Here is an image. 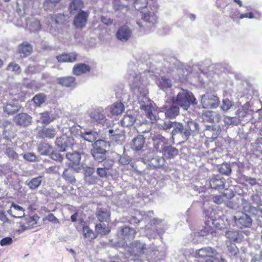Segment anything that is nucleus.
<instances>
[{"label":"nucleus","mask_w":262,"mask_h":262,"mask_svg":"<svg viewBox=\"0 0 262 262\" xmlns=\"http://www.w3.org/2000/svg\"><path fill=\"white\" fill-rule=\"evenodd\" d=\"M37 215L33 216L23 217V220L20 223V228L22 231H25L30 229L34 226L37 222Z\"/></svg>","instance_id":"19"},{"label":"nucleus","mask_w":262,"mask_h":262,"mask_svg":"<svg viewBox=\"0 0 262 262\" xmlns=\"http://www.w3.org/2000/svg\"><path fill=\"white\" fill-rule=\"evenodd\" d=\"M136 120V115L131 114L130 113L125 115L120 121L121 125L123 127H128L133 125Z\"/></svg>","instance_id":"33"},{"label":"nucleus","mask_w":262,"mask_h":262,"mask_svg":"<svg viewBox=\"0 0 262 262\" xmlns=\"http://www.w3.org/2000/svg\"><path fill=\"white\" fill-rule=\"evenodd\" d=\"M157 84L160 89L164 91H167L172 86L171 81L165 77H161L159 78L157 81Z\"/></svg>","instance_id":"41"},{"label":"nucleus","mask_w":262,"mask_h":262,"mask_svg":"<svg viewBox=\"0 0 262 262\" xmlns=\"http://www.w3.org/2000/svg\"><path fill=\"white\" fill-rule=\"evenodd\" d=\"M184 128L183 132L184 140H187L190 136H195L199 132V125L198 123L191 119H187L185 121Z\"/></svg>","instance_id":"10"},{"label":"nucleus","mask_w":262,"mask_h":262,"mask_svg":"<svg viewBox=\"0 0 262 262\" xmlns=\"http://www.w3.org/2000/svg\"><path fill=\"white\" fill-rule=\"evenodd\" d=\"M5 155L11 160H18L19 155L16 152L15 147L10 144L4 145L3 149Z\"/></svg>","instance_id":"21"},{"label":"nucleus","mask_w":262,"mask_h":262,"mask_svg":"<svg viewBox=\"0 0 262 262\" xmlns=\"http://www.w3.org/2000/svg\"><path fill=\"white\" fill-rule=\"evenodd\" d=\"M91 70L90 66L85 63H79L75 64L73 69V73L76 76L89 72Z\"/></svg>","instance_id":"32"},{"label":"nucleus","mask_w":262,"mask_h":262,"mask_svg":"<svg viewBox=\"0 0 262 262\" xmlns=\"http://www.w3.org/2000/svg\"><path fill=\"white\" fill-rule=\"evenodd\" d=\"M77 55L75 52L68 54H62L57 56L56 58L59 62H74L76 60Z\"/></svg>","instance_id":"30"},{"label":"nucleus","mask_w":262,"mask_h":262,"mask_svg":"<svg viewBox=\"0 0 262 262\" xmlns=\"http://www.w3.org/2000/svg\"><path fill=\"white\" fill-rule=\"evenodd\" d=\"M159 9V5L158 3L157 2H152L150 4L148 11L143 13L142 16L143 19L151 26H154L158 22L157 13Z\"/></svg>","instance_id":"7"},{"label":"nucleus","mask_w":262,"mask_h":262,"mask_svg":"<svg viewBox=\"0 0 262 262\" xmlns=\"http://www.w3.org/2000/svg\"><path fill=\"white\" fill-rule=\"evenodd\" d=\"M219 172L225 175L228 176L231 173V168L230 163H223L219 167Z\"/></svg>","instance_id":"57"},{"label":"nucleus","mask_w":262,"mask_h":262,"mask_svg":"<svg viewBox=\"0 0 262 262\" xmlns=\"http://www.w3.org/2000/svg\"><path fill=\"white\" fill-rule=\"evenodd\" d=\"M19 108L17 103H9L4 107V111L8 114H13L18 112Z\"/></svg>","instance_id":"50"},{"label":"nucleus","mask_w":262,"mask_h":262,"mask_svg":"<svg viewBox=\"0 0 262 262\" xmlns=\"http://www.w3.org/2000/svg\"><path fill=\"white\" fill-rule=\"evenodd\" d=\"M110 146L109 142L98 140L93 144L91 154L94 159L98 162L104 161L106 158V148Z\"/></svg>","instance_id":"5"},{"label":"nucleus","mask_w":262,"mask_h":262,"mask_svg":"<svg viewBox=\"0 0 262 262\" xmlns=\"http://www.w3.org/2000/svg\"><path fill=\"white\" fill-rule=\"evenodd\" d=\"M48 18L50 19L51 21H48L50 25H48L47 30L50 31L52 33H53V32L52 31V24L54 23L56 24H59L62 23L64 19V16L63 14L61 13L53 15L50 14Z\"/></svg>","instance_id":"27"},{"label":"nucleus","mask_w":262,"mask_h":262,"mask_svg":"<svg viewBox=\"0 0 262 262\" xmlns=\"http://www.w3.org/2000/svg\"><path fill=\"white\" fill-rule=\"evenodd\" d=\"M185 131L184 125L181 122L174 121L172 129L170 132V136L174 143V137L178 134H180L184 139L183 132Z\"/></svg>","instance_id":"26"},{"label":"nucleus","mask_w":262,"mask_h":262,"mask_svg":"<svg viewBox=\"0 0 262 262\" xmlns=\"http://www.w3.org/2000/svg\"><path fill=\"white\" fill-rule=\"evenodd\" d=\"M133 252L137 255H140L147 253L148 254L150 252V250H148L146 248L145 244L143 243H141L139 241H135L133 245Z\"/></svg>","instance_id":"29"},{"label":"nucleus","mask_w":262,"mask_h":262,"mask_svg":"<svg viewBox=\"0 0 262 262\" xmlns=\"http://www.w3.org/2000/svg\"><path fill=\"white\" fill-rule=\"evenodd\" d=\"M73 167L66 168L63 172L62 177L63 179L68 182L71 184L74 183L76 182L75 176H74Z\"/></svg>","instance_id":"44"},{"label":"nucleus","mask_w":262,"mask_h":262,"mask_svg":"<svg viewBox=\"0 0 262 262\" xmlns=\"http://www.w3.org/2000/svg\"><path fill=\"white\" fill-rule=\"evenodd\" d=\"M90 117L93 122L102 125H104L107 121L105 114L102 108H98L93 111L90 113Z\"/></svg>","instance_id":"17"},{"label":"nucleus","mask_w":262,"mask_h":262,"mask_svg":"<svg viewBox=\"0 0 262 262\" xmlns=\"http://www.w3.org/2000/svg\"><path fill=\"white\" fill-rule=\"evenodd\" d=\"M52 146L46 143H40L37 148L38 151L41 155H48L52 151Z\"/></svg>","instance_id":"51"},{"label":"nucleus","mask_w":262,"mask_h":262,"mask_svg":"<svg viewBox=\"0 0 262 262\" xmlns=\"http://www.w3.org/2000/svg\"><path fill=\"white\" fill-rule=\"evenodd\" d=\"M3 125L4 126V138L8 141L13 139L16 136V129L14 125L11 122L8 121H4Z\"/></svg>","instance_id":"15"},{"label":"nucleus","mask_w":262,"mask_h":262,"mask_svg":"<svg viewBox=\"0 0 262 262\" xmlns=\"http://www.w3.org/2000/svg\"><path fill=\"white\" fill-rule=\"evenodd\" d=\"M26 24L27 28L32 32L38 31L41 27L39 21L34 17L27 18L26 20Z\"/></svg>","instance_id":"37"},{"label":"nucleus","mask_w":262,"mask_h":262,"mask_svg":"<svg viewBox=\"0 0 262 262\" xmlns=\"http://www.w3.org/2000/svg\"><path fill=\"white\" fill-rule=\"evenodd\" d=\"M239 203L241 204L239 209H243L244 212H248L253 214L254 211L256 210V207L251 206L245 199H242L241 200H239Z\"/></svg>","instance_id":"42"},{"label":"nucleus","mask_w":262,"mask_h":262,"mask_svg":"<svg viewBox=\"0 0 262 262\" xmlns=\"http://www.w3.org/2000/svg\"><path fill=\"white\" fill-rule=\"evenodd\" d=\"M83 6V3L81 0H73L70 3L69 9L71 14H74L76 11L80 10Z\"/></svg>","instance_id":"48"},{"label":"nucleus","mask_w":262,"mask_h":262,"mask_svg":"<svg viewBox=\"0 0 262 262\" xmlns=\"http://www.w3.org/2000/svg\"><path fill=\"white\" fill-rule=\"evenodd\" d=\"M227 252L231 259H234L237 257L238 249L235 244L231 243L227 246Z\"/></svg>","instance_id":"52"},{"label":"nucleus","mask_w":262,"mask_h":262,"mask_svg":"<svg viewBox=\"0 0 262 262\" xmlns=\"http://www.w3.org/2000/svg\"><path fill=\"white\" fill-rule=\"evenodd\" d=\"M60 0H45L43 7L45 10L52 11L59 2Z\"/></svg>","instance_id":"56"},{"label":"nucleus","mask_w":262,"mask_h":262,"mask_svg":"<svg viewBox=\"0 0 262 262\" xmlns=\"http://www.w3.org/2000/svg\"><path fill=\"white\" fill-rule=\"evenodd\" d=\"M58 83L66 87L73 86L75 85V78L72 76L59 77L57 78Z\"/></svg>","instance_id":"38"},{"label":"nucleus","mask_w":262,"mask_h":262,"mask_svg":"<svg viewBox=\"0 0 262 262\" xmlns=\"http://www.w3.org/2000/svg\"><path fill=\"white\" fill-rule=\"evenodd\" d=\"M8 213L15 218H23L25 216V210L21 206L12 203L10 209L7 211Z\"/></svg>","instance_id":"24"},{"label":"nucleus","mask_w":262,"mask_h":262,"mask_svg":"<svg viewBox=\"0 0 262 262\" xmlns=\"http://www.w3.org/2000/svg\"><path fill=\"white\" fill-rule=\"evenodd\" d=\"M14 121L20 126H27L31 123L32 117L26 113H21L15 116Z\"/></svg>","instance_id":"23"},{"label":"nucleus","mask_w":262,"mask_h":262,"mask_svg":"<svg viewBox=\"0 0 262 262\" xmlns=\"http://www.w3.org/2000/svg\"><path fill=\"white\" fill-rule=\"evenodd\" d=\"M89 13L84 11H80L75 17L74 25L77 28H82L86 24Z\"/></svg>","instance_id":"20"},{"label":"nucleus","mask_w":262,"mask_h":262,"mask_svg":"<svg viewBox=\"0 0 262 262\" xmlns=\"http://www.w3.org/2000/svg\"><path fill=\"white\" fill-rule=\"evenodd\" d=\"M195 254L198 257H208L206 262H226L225 259L217 257L216 250L210 247H206L198 249L195 251Z\"/></svg>","instance_id":"6"},{"label":"nucleus","mask_w":262,"mask_h":262,"mask_svg":"<svg viewBox=\"0 0 262 262\" xmlns=\"http://www.w3.org/2000/svg\"><path fill=\"white\" fill-rule=\"evenodd\" d=\"M110 210L106 208L99 209L97 211L96 216L101 222H108L110 219Z\"/></svg>","instance_id":"35"},{"label":"nucleus","mask_w":262,"mask_h":262,"mask_svg":"<svg viewBox=\"0 0 262 262\" xmlns=\"http://www.w3.org/2000/svg\"><path fill=\"white\" fill-rule=\"evenodd\" d=\"M220 103L216 95L211 93H206L201 96V104L205 108H216Z\"/></svg>","instance_id":"11"},{"label":"nucleus","mask_w":262,"mask_h":262,"mask_svg":"<svg viewBox=\"0 0 262 262\" xmlns=\"http://www.w3.org/2000/svg\"><path fill=\"white\" fill-rule=\"evenodd\" d=\"M164 161V159L163 157L157 156L150 160L149 165L154 168L160 167L163 165Z\"/></svg>","instance_id":"53"},{"label":"nucleus","mask_w":262,"mask_h":262,"mask_svg":"<svg viewBox=\"0 0 262 262\" xmlns=\"http://www.w3.org/2000/svg\"><path fill=\"white\" fill-rule=\"evenodd\" d=\"M145 144V138L142 135H138L135 137L131 142V148L135 151H140L142 149Z\"/></svg>","instance_id":"28"},{"label":"nucleus","mask_w":262,"mask_h":262,"mask_svg":"<svg viewBox=\"0 0 262 262\" xmlns=\"http://www.w3.org/2000/svg\"><path fill=\"white\" fill-rule=\"evenodd\" d=\"M216 68L224 72L231 73L232 69L231 66L226 63H221L216 64Z\"/></svg>","instance_id":"61"},{"label":"nucleus","mask_w":262,"mask_h":262,"mask_svg":"<svg viewBox=\"0 0 262 262\" xmlns=\"http://www.w3.org/2000/svg\"><path fill=\"white\" fill-rule=\"evenodd\" d=\"M218 130L214 125H206L204 129V135L208 138H216L218 135Z\"/></svg>","instance_id":"45"},{"label":"nucleus","mask_w":262,"mask_h":262,"mask_svg":"<svg viewBox=\"0 0 262 262\" xmlns=\"http://www.w3.org/2000/svg\"><path fill=\"white\" fill-rule=\"evenodd\" d=\"M24 159L30 162H35L38 161L36 155L33 152H27L23 155Z\"/></svg>","instance_id":"64"},{"label":"nucleus","mask_w":262,"mask_h":262,"mask_svg":"<svg viewBox=\"0 0 262 262\" xmlns=\"http://www.w3.org/2000/svg\"><path fill=\"white\" fill-rule=\"evenodd\" d=\"M122 234L127 238H133L135 237L136 232L134 229L128 227H125L121 229Z\"/></svg>","instance_id":"54"},{"label":"nucleus","mask_w":262,"mask_h":262,"mask_svg":"<svg viewBox=\"0 0 262 262\" xmlns=\"http://www.w3.org/2000/svg\"><path fill=\"white\" fill-rule=\"evenodd\" d=\"M131 224H136L140 221H144L145 222L150 223L145 226V230L147 236L149 238H156L157 235H160L163 234L165 230L161 229L158 226L163 225V221L158 220L154 217V212L152 211H149L145 212L143 211H138L136 213V216H132L128 220Z\"/></svg>","instance_id":"2"},{"label":"nucleus","mask_w":262,"mask_h":262,"mask_svg":"<svg viewBox=\"0 0 262 262\" xmlns=\"http://www.w3.org/2000/svg\"><path fill=\"white\" fill-rule=\"evenodd\" d=\"M210 210V214H208L205 212L206 216L207 217L205 221V226L203 229L201 230L199 234L202 236H207L209 234L213 235L215 233V228L222 229L225 228L228 224L226 223L227 221L225 216H219L217 218H213L212 215V209ZM210 212L208 210L207 212Z\"/></svg>","instance_id":"3"},{"label":"nucleus","mask_w":262,"mask_h":262,"mask_svg":"<svg viewBox=\"0 0 262 262\" xmlns=\"http://www.w3.org/2000/svg\"><path fill=\"white\" fill-rule=\"evenodd\" d=\"M150 255L156 261H161L164 258L165 250L163 247H158L152 250Z\"/></svg>","instance_id":"36"},{"label":"nucleus","mask_w":262,"mask_h":262,"mask_svg":"<svg viewBox=\"0 0 262 262\" xmlns=\"http://www.w3.org/2000/svg\"><path fill=\"white\" fill-rule=\"evenodd\" d=\"M95 231L97 234L106 235L111 231L110 228L105 224H97L95 226Z\"/></svg>","instance_id":"49"},{"label":"nucleus","mask_w":262,"mask_h":262,"mask_svg":"<svg viewBox=\"0 0 262 262\" xmlns=\"http://www.w3.org/2000/svg\"><path fill=\"white\" fill-rule=\"evenodd\" d=\"M32 51V47L31 45L27 42H24L18 47V52L23 57L28 56L31 54Z\"/></svg>","instance_id":"39"},{"label":"nucleus","mask_w":262,"mask_h":262,"mask_svg":"<svg viewBox=\"0 0 262 262\" xmlns=\"http://www.w3.org/2000/svg\"><path fill=\"white\" fill-rule=\"evenodd\" d=\"M173 123L174 121L166 120L161 123H159L157 125L159 129L170 134V132L172 129Z\"/></svg>","instance_id":"46"},{"label":"nucleus","mask_w":262,"mask_h":262,"mask_svg":"<svg viewBox=\"0 0 262 262\" xmlns=\"http://www.w3.org/2000/svg\"><path fill=\"white\" fill-rule=\"evenodd\" d=\"M150 138L154 142V148L159 152H161L166 144L168 143V140L160 134H150Z\"/></svg>","instance_id":"12"},{"label":"nucleus","mask_w":262,"mask_h":262,"mask_svg":"<svg viewBox=\"0 0 262 262\" xmlns=\"http://www.w3.org/2000/svg\"><path fill=\"white\" fill-rule=\"evenodd\" d=\"M225 179L221 175H214L209 180V186L211 189L215 190H222L225 184Z\"/></svg>","instance_id":"16"},{"label":"nucleus","mask_w":262,"mask_h":262,"mask_svg":"<svg viewBox=\"0 0 262 262\" xmlns=\"http://www.w3.org/2000/svg\"><path fill=\"white\" fill-rule=\"evenodd\" d=\"M66 157L71 163L70 166L73 167L76 172H79L81 169V165L80 164L81 160V154L80 152H68Z\"/></svg>","instance_id":"13"},{"label":"nucleus","mask_w":262,"mask_h":262,"mask_svg":"<svg viewBox=\"0 0 262 262\" xmlns=\"http://www.w3.org/2000/svg\"><path fill=\"white\" fill-rule=\"evenodd\" d=\"M46 97L43 94H38L36 95L33 98L32 100L37 105L40 106L41 104L46 101Z\"/></svg>","instance_id":"58"},{"label":"nucleus","mask_w":262,"mask_h":262,"mask_svg":"<svg viewBox=\"0 0 262 262\" xmlns=\"http://www.w3.org/2000/svg\"><path fill=\"white\" fill-rule=\"evenodd\" d=\"M110 169V166L105 167H99L97 168V174L101 178H106L107 176V170Z\"/></svg>","instance_id":"63"},{"label":"nucleus","mask_w":262,"mask_h":262,"mask_svg":"<svg viewBox=\"0 0 262 262\" xmlns=\"http://www.w3.org/2000/svg\"><path fill=\"white\" fill-rule=\"evenodd\" d=\"M162 109V112L164 113L166 118L169 119H175L180 113L179 106L174 102H172L169 97L167 98Z\"/></svg>","instance_id":"8"},{"label":"nucleus","mask_w":262,"mask_h":262,"mask_svg":"<svg viewBox=\"0 0 262 262\" xmlns=\"http://www.w3.org/2000/svg\"><path fill=\"white\" fill-rule=\"evenodd\" d=\"M80 136L83 140L89 142H93L97 139L98 134L97 132L89 130L85 132H80Z\"/></svg>","instance_id":"40"},{"label":"nucleus","mask_w":262,"mask_h":262,"mask_svg":"<svg viewBox=\"0 0 262 262\" xmlns=\"http://www.w3.org/2000/svg\"><path fill=\"white\" fill-rule=\"evenodd\" d=\"M225 236L231 242L240 243L243 239V235L241 231L236 230H230L225 233Z\"/></svg>","instance_id":"22"},{"label":"nucleus","mask_w":262,"mask_h":262,"mask_svg":"<svg viewBox=\"0 0 262 262\" xmlns=\"http://www.w3.org/2000/svg\"><path fill=\"white\" fill-rule=\"evenodd\" d=\"M170 100L174 102L178 106L187 110L190 104L195 105L197 101L192 93L187 90H182L178 93L176 97L169 96Z\"/></svg>","instance_id":"4"},{"label":"nucleus","mask_w":262,"mask_h":262,"mask_svg":"<svg viewBox=\"0 0 262 262\" xmlns=\"http://www.w3.org/2000/svg\"><path fill=\"white\" fill-rule=\"evenodd\" d=\"M132 35V31L127 26L120 27L116 32L117 38L121 41L128 40Z\"/></svg>","instance_id":"18"},{"label":"nucleus","mask_w":262,"mask_h":262,"mask_svg":"<svg viewBox=\"0 0 262 262\" xmlns=\"http://www.w3.org/2000/svg\"><path fill=\"white\" fill-rule=\"evenodd\" d=\"M73 139L72 138L63 136L56 138L55 145L60 151H65L73 144Z\"/></svg>","instance_id":"14"},{"label":"nucleus","mask_w":262,"mask_h":262,"mask_svg":"<svg viewBox=\"0 0 262 262\" xmlns=\"http://www.w3.org/2000/svg\"><path fill=\"white\" fill-rule=\"evenodd\" d=\"M7 70L8 71L14 72L16 74H20L21 72L20 66L18 64L14 62L9 63L7 67Z\"/></svg>","instance_id":"60"},{"label":"nucleus","mask_w":262,"mask_h":262,"mask_svg":"<svg viewBox=\"0 0 262 262\" xmlns=\"http://www.w3.org/2000/svg\"><path fill=\"white\" fill-rule=\"evenodd\" d=\"M42 178L41 176H38L32 179L30 181H27L26 184L31 190H35L38 188L41 184Z\"/></svg>","instance_id":"43"},{"label":"nucleus","mask_w":262,"mask_h":262,"mask_svg":"<svg viewBox=\"0 0 262 262\" xmlns=\"http://www.w3.org/2000/svg\"><path fill=\"white\" fill-rule=\"evenodd\" d=\"M39 121L42 124H48L55 118V116L51 112L46 111L39 114Z\"/></svg>","instance_id":"34"},{"label":"nucleus","mask_w":262,"mask_h":262,"mask_svg":"<svg viewBox=\"0 0 262 262\" xmlns=\"http://www.w3.org/2000/svg\"><path fill=\"white\" fill-rule=\"evenodd\" d=\"M233 105V102L228 98L223 99L222 100V104L221 105V108L224 111L229 110Z\"/></svg>","instance_id":"62"},{"label":"nucleus","mask_w":262,"mask_h":262,"mask_svg":"<svg viewBox=\"0 0 262 262\" xmlns=\"http://www.w3.org/2000/svg\"><path fill=\"white\" fill-rule=\"evenodd\" d=\"M85 238L92 240L96 238L97 234L94 232L88 226H84L82 229Z\"/></svg>","instance_id":"55"},{"label":"nucleus","mask_w":262,"mask_h":262,"mask_svg":"<svg viewBox=\"0 0 262 262\" xmlns=\"http://www.w3.org/2000/svg\"><path fill=\"white\" fill-rule=\"evenodd\" d=\"M147 4V0H135L134 3L135 8L138 11L146 8Z\"/></svg>","instance_id":"59"},{"label":"nucleus","mask_w":262,"mask_h":262,"mask_svg":"<svg viewBox=\"0 0 262 262\" xmlns=\"http://www.w3.org/2000/svg\"><path fill=\"white\" fill-rule=\"evenodd\" d=\"M161 153L167 158L172 159L178 155L179 150L174 147L171 145H167L165 146L164 148Z\"/></svg>","instance_id":"31"},{"label":"nucleus","mask_w":262,"mask_h":262,"mask_svg":"<svg viewBox=\"0 0 262 262\" xmlns=\"http://www.w3.org/2000/svg\"><path fill=\"white\" fill-rule=\"evenodd\" d=\"M57 134L56 129L53 128L44 127L38 132L37 137L38 138H54Z\"/></svg>","instance_id":"25"},{"label":"nucleus","mask_w":262,"mask_h":262,"mask_svg":"<svg viewBox=\"0 0 262 262\" xmlns=\"http://www.w3.org/2000/svg\"><path fill=\"white\" fill-rule=\"evenodd\" d=\"M141 77L140 73L134 72L129 74L128 80L130 90L134 100L140 105V108L145 112L146 117L153 123L156 120V117L152 113L151 102L148 97V90Z\"/></svg>","instance_id":"1"},{"label":"nucleus","mask_w":262,"mask_h":262,"mask_svg":"<svg viewBox=\"0 0 262 262\" xmlns=\"http://www.w3.org/2000/svg\"><path fill=\"white\" fill-rule=\"evenodd\" d=\"M233 219L236 226L241 229L250 227L252 223L250 216L244 211L236 212Z\"/></svg>","instance_id":"9"},{"label":"nucleus","mask_w":262,"mask_h":262,"mask_svg":"<svg viewBox=\"0 0 262 262\" xmlns=\"http://www.w3.org/2000/svg\"><path fill=\"white\" fill-rule=\"evenodd\" d=\"M124 110V105L121 102H117L115 103L110 107L111 113L115 115L120 114L123 112Z\"/></svg>","instance_id":"47"}]
</instances>
